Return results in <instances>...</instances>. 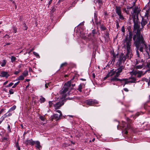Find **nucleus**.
<instances>
[{"label": "nucleus", "mask_w": 150, "mask_h": 150, "mask_svg": "<svg viewBox=\"0 0 150 150\" xmlns=\"http://www.w3.org/2000/svg\"><path fill=\"white\" fill-rule=\"evenodd\" d=\"M133 21L134 23V30L137 31L136 34L134 35L133 37V40H137L138 39V40L143 41V40H144V39L140 32V23L137 21V19L136 20V18H133Z\"/></svg>", "instance_id": "f257e3e1"}, {"label": "nucleus", "mask_w": 150, "mask_h": 150, "mask_svg": "<svg viewBox=\"0 0 150 150\" xmlns=\"http://www.w3.org/2000/svg\"><path fill=\"white\" fill-rule=\"evenodd\" d=\"M132 33L131 32H129V36H127L122 41V44L126 50L127 54H129L130 52L132 53L131 49Z\"/></svg>", "instance_id": "f03ea898"}, {"label": "nucleus", "mask_w": 150, "mask_h": 150, "mask_svg": "<svg viewBox=\"0 0 150 150\" xmlns=\"http://www.w3.org/2000/svg\"><path fill=\"white\" fill-rule=\"evenodd\" d=\"M73 86L71 85V82L68 81L65 83L60 92L62 98H64L69 95L70 90L73 88Z\"/></svg>", "instance_id": "7ed1b4c3"}, {"label": "nucleus", "mask_w": 150, "mask_h": 150, "mask_svg": "<svg viewBox=\"0 0 150 150\" xmlns=\"http://www.w3.org/2000/svg\"><path fill=\"white\" fill-rule=\"evenodd\" d=\"M134 44L136 48V53L138 57H139V54L138 50L142 52H143V49L144 47L146 48L147 47V45L145 44L144 40H143V41L140 40H133Z\"/></svg>", "instance_id": "20e7f679"}, {"label": "nucleus", "mask_w": 150, "mask_h": 150, "mask_svg": "<svg viewBox=\"0 0 150 150\" xmlns=\"http://www.w3.org/2000/svg\"><path fill=\"white\" fill-rule=\"evenodd\" d=\"M127 122L128 124H127L125 122L122 121V127L125 129V134H127L128 132L127 130L130 128V126L129 123L131 122V120L129 119H127Z\"/></svg>", "instance_id": "39448f33"}, {"label": "nucleus", "mask_w": 150, "mask_h": 150, "mask_svg": "<svg viewBox=\"0 0 150 150\" xmlns=\"http://www.w3.org/2000/svg\"><path fill=\"white\" fill-rule=\"evenodd\" d=\"M115 12L117 15L119 16L120 19L123 20L124 18L122 14L121 8L120 6H116L115 8Z\"/></svg>", "instance_id": "423d86ee"}, {"label": "nucleus", "mask_w": 150, "mask_h": 150, "mask_svg": "<svg viewBox=\"0 0 150 150\" xmlns=\"http://www.w3.org/2000/svg\"><path fill=\"white\" fill-rule=\"evenodd\" d=\"M56 112H57L60 114L59 115L57 114H54L53 116H51V119L52 120H57L61 119L62 116V113L59 110H56Z\"/></svg>", "instance_id": "0eeeda50"}, {"label": "nucleus", "mask_w": 150, "mask_h": 150, "mask_svg": "<svg viewBox=\"0 0 150 150\" xmlns=\"http://www.w3.org/2000/svg\"><path fill=\"white\" fill-rule=\"evenodd\" d=\"M136 78L134 77H131L129 78L128 79H123V80L124 81L125 83L124 85V87L125 85L129 83H134L136 81Z\"/></svg>", "instance_id": "6e6552de"}, {"label": "nucleus", "mask_w": 150, "mask_h": 150, "mask_svg": "<svg viewBox=\"0 0 150 150\" xmlns=\"http://www.w3.org/2000/svg\"><path fill=\"white\" fill-rule=\"evenodd\" d=\"M148 13L147 12H146L144 17V18H142V21L141 23L142 26V27H143L147 24V22L146 19H148Z\"/></svg>", "instance_id": "1a4fd4ad"}, {"label": "nucleus", "mask_w": 150, "mask_h": 150, "mask_svg": "<svg viewBox=\"0 0 150 150\" xmlns=\"http://www.w3.org/2000/svg\"><path fill=\"white\" fill-rule=\"evenodd\" d=\"M86 103L90 105H94L98 104V102L95 100L89 99L86 101Z\"/></svg>", "instance_id": "9d476101"}, {"label": "nucleus", "mask_w": 150, "mask_h": 150, "mask_svg": "<svg viewBox=\"0 0 150 150\" xmlns=\"http://www.w3.org/2000/svg\"><path fill=\"white\" fill-rule=\"evenodd\" d=\"M139 62L137 61L136 63V65L134 67V69H142L144 66V64L143 62H141V64H138L139 63Z\"/></svg>", "instance_id": "9b49d317"}, {"label": "nucleus", "mask_w": 150, "mask_h": 150, "mask_svg": "<svg viewBox=\"0 0 150 150\" xmlns=\"http://www.w3.org/2000/svg\"><path fill=\"white\" fill-rule=\"evenodd\" d=\"M124 69V67L120 66L118 69L116 70V76H118L120 74V73L122 71V69Z\"/></svg>", "instance_id": "f8f14e48"}, {"label": "nucleus", "mask_w": 150, "mask_h": 150, "mask_svg": "<svg viewBox=\"0 0 150 150\" xmlns=\"http://www.w3.org/2000/svg\"><path fill=\"white\" fill-rule=\"evenodd\" d=\"M63 105V103L62 102H59L55 103L54 105V107L55 110V111L57 109H59Z\"/></svg>", "instance_id": "ddd939ff"}, {"label": "nucleus", "mask_w": 150, "mask_h": 150, "mask_svg": "<svg viewBox=\"0 0 150 150\" xmlns=\"http://www.w3.org/2000/svg\"><path fill=\"white\" fill-rule=\"evenodd\" d=\"M132 73H133V74H134L135 75L137 74L138 75L137 76L138 78L140 77L143 74L142 71H139L133 70L132 71Z\"/></svg>", "instance_id": "4468645a"}, {"label": "nucleus", "mask_w": 150, "mask_h": 150, "mask_svg": "<svg viewBox=\"0 0 150 150\" xmlns=\"http://www.w3.org/2000/svg\"><path fill=\"white\" fill-rule=\"evenodd\" d=\"M139 11L137 8H135L133 9V18H135V16H136L137 18H138V15L139 14Z\"/></svg>", "instance_id": "2eb2a0df"}, {"label": "nucleus", "mask_w": 150, "mask_h": 150, "mask_svg": "<svg viewBox=\"0 0 150 150\" xmlns=\"http://www.w3.org/2000/svg\"><path fill=\"white\" fill-rule=\"evenodd\" d=\"M132 52H130V53L129 54H128L127 52L126 56H124L123 57L122 59V61L124 62L126 60L127 58H130L131 57H132Z\"/></svg>", "instance_id": "dca6fc26"}, {"label": "nucleus", "mask_w": 150, "mask_h": 150, "mask_svg": "<svg viewBox=\"0 0 150 150\" xmlns=\"http://www.w3.org/2000/svg\"><path fill=\"white\" fill-rule=\"evenodd\" d=\"M1 76L3 77H5L6 78H8L9 76V74L7 71H2L1 73Z\"/></svg>", "instance_id": "f3484780"}, {"label": "nucleus", "mask_w": 150, "mask_h": 150, "mask_svg": "<svg viewBox=\"0 0 150 150\" xmlns=\"http://www.w3.org/2000/svg\"><path fill=\"white\" fill-rule=\"evenodd\" d=\"M27 144H30L31 146L34 145L35 144V142L32 139L28 140L25 141Z\"/></svg>", "instance_id": "a211bd4d"}, {"label": "nucleus", "mask_w": 150, "mask_h": 150, "mask_svg": "<svg viewBox=\"0 0 150 150\" xmlns=\"http://www.w3.org/2000/svg\"><path fill=\"white\" fill-rule=\"evenodd\" d=\"M115 74V71H114L113 70H112L110 71L108 75L105 77V79H106L109 76H111L114 75Z\"/></svg>", "instance_id": "6ab92c4d"}, {"label": "nucleus", "mask_w": 150, "mask_h": 150, "mask_svg": "<svg viewBox=\"0 0 150 150\" xmlns=\"http://www.w3.org/2000/svg\"><path fill=\"white\" fill-rule=\"evenodd\" d=\"M117 77L118 76H116V74H115V76L114 77L112 78L111 79V81H119L122 82V81H123V79H120L117 78Z\"/></svg>", "instance_id": "aec40b11"}, {"label": "nucleus", "mask_w": 150, "mask_h": 150, "mask_svg": "<svg viewBox=\"0 0 150 150\" xmlns=\"http://www.w3.org/2000/svg\"><path fill=\"white\" fill-rule=\"evenodd\" d=\"M124 56V54L123 53H122L120 56L119 60L118 61V64L120 65L121 63L122 62V59L123 58Z\"/></svg>", "instance_id": "412c9836"}, {"label": "nucleus", "mask_w": 150, "mask_h": 150, "mask_svg": "<svg viewBox=\"0 0 150 150\" xmlns=\"http://www.w3.org/2000/svg\"><path fill=\"white\" fill-rule=\"evenodd\" d=\"M36 144L35 147L38 148V149H40V148L41 147L40 145V143L39 141H37L35 142V144Z\"/></svg>", "instance_id": "4be33fe9"}, {"label": "nucleus", "mask_w": 150, "mask_h": 150, "mask_svg": "<svg viewBox=\"0 0 150 150\" xmlns=\"http://www.w3.org/2000/svg\"><path fill=\"white\" fill-rule=\"evenodd\" d=\"M6 62L7 61L6 60H3L2 61L0 62V64L1 66L3 67L5 66L6 64Z\"/></svg>", "instance_id": "5701e85b"}, {"label": "nucleus", "mask_w": 150, "mask_h": 150, "mask_svg": "<svg viewBox=\"0 0 150 150\" xmlns=\"http://www.w3.org/2000/svg\"><path fill=\"white\" fill-rule=\"evenodd\" d=\"M54 103V102L50 101L49 102V107H51L53 106H54V105L55 104Z\"/></svg>", "instance_id": "b1692460"}, {"label": "nucleus", "mask_w": 150, "mask_h": 150, "mask_svg": "<svg viewBox=\"0 0 150 150\" xmlns=\"http://www.w3.org/2000/svg\"><path fill=\"white\" fill-rule=\"evenodd\" d=\"M11 61L12 62H14L16 59V57H15L14 56H12L11 58Z\"/></svg>", "instance_id": "393cba45"}, {"label": "nucleus", "mask_w": 150, "mask_h": 150, "mask_svg": "<svg viewBox=\"0 0 150 150\" xmlns=\"http://www.w3.org/2000/svg\"><path fill=\"white\" fill-rule=\"evenodd\" d=\"M23 76H26L28 75V71H25L23 73Z\"/></svg>", "instance_id": "a878e982"}, {"label": "nucleus", "mask_w": 150, "mask_h": 150, "mask_svg": "<svg viewBox=\"0 0 150 150\" xmlns=\"http://www.w3.org/2000/svg\"><path fill=\"white\" fill-rule=\"evenodd\" d=\"M24 79V76L23 75H20L18 78L17 79L19 80H23Z\"/></svg>", "instance_id": "bb28decb"}, {"label": "nucleus", "mask_w": 150, "mask_h": 150, "mask_svg": "<svg viewBox=\"0 0 150 150\" xmlns=\"http://www.w3.org/2000/svg\"><path fill=\"white\" fill-rule=\"evenodd\" d=\"M16 108V106L15 105H13V107H12L9 110V112H11L14 110Z\"/></svg>", "instance_id": "cd10ccee"}, {"label": "nucleus", "mask_w": 150, "mask_h": 150, "mask_svg": "<svg viewBox=\"0 0 150 150\" xmlns=\"http://www.w3.org/2000/svg\"><path fill=\"white\" fill-rule=\"evenodd\" d=\"M40 101L41 102L43 103L45 102V99L44 98H43L42 97H41L40 98Z\"/></svg>", "instance_id": "c85d7f7f"}, {"label": "nucleus", "mask_w": 150, "mask_h": 150, "mask_svg": "<svg viewBox=\"0 0 150 150\" xmlns=\"http://www.w3.org/2000/svg\"><path fill=\"white\" fill-rule=\"evenodd\" d=\"M39 117L40 119L42 121H44L45 119V118L44 116H40Z\"/></svg>", "instance_id": "c756f323"}, {"label": "nucleus", "mask_w": 150, "mask_h": 150, "mask_svg": "<svg viewBox=\"0 0 150 150\" xmlns=\"http://www.w3.org/2000/svg\"><path fill=\"white\" fill-rule=\"evenodd\" d=\"M82 88V86L81 85H80L78 89V90L80 92L81 91V89Z\"/></svg>", "instance_id": "7c9ffc66"}, {"label": "nucleus", "mask_w": 150, "mask_h": 150, "mask_svg": "<svg viewBox=\"0 0 150 150\" xmlns=\"http://www.w3.org/2000/svg\"><path fill=\"white\" fill-rule=\"evenodd\" d=\"M13 84V83L11 82L8 85L6 86L5 87H8L11 86Z\"/></svg>", "instance_id": "2f4dec72"}, {"label": "nucleus", "mask_w": 150, "mask_h": 150, "mask_svg": "<svg viewBox=\"0 0 150 150\" xmlns=\"http://www.w3.org/2000/svg\"><path fill=\"white\" fill-rule=\"evenodd\" d=\"M116 57H112V60L111 62V63L112 64H114L115 62Z\"/></svg>", "instance_id": "473e14b6"}, {"label": "nucleus", "mask_w": 150, "mask_h": 150, "mask_svg": "<svg viewBox=\"0 0 150 150\" xmlns=\"http://www.w3.org/2000/svg\"><path fill=\"white\" fill-rule=\"evenodd\" d=\"M19 82H20V81H18L17 83H16L13 86H12V88H15L16 87V86L19 83Z\"/></svg>", "instance_id": "72a5a7b5"}, {"label": "nucleus", "mask_w": 150, "mask_h": 150, "mask_svg": "<svg viewBox=\"0 0 150 150\" xmlns=\"http://www.w3.org/2000/svg\"><path fill=\"white\" fill-rule=\"evenodd\" d=\"M33 54L35 56H36L38 58H40V56L38 53L35 52H33Z\"/></svg>", "instance_id": "f704fd0d"}, {"label": "nucleus", "mask_w": 150, "mask_h": 150, "mask_svg": "<svg viewBox=\"0 0 150 150\" xmlns=\"http://www.w3.org/2000/svg\"><path fill=\"white\" fill-rule=\"evenodd\" d=\"M100 28L101 30H105L106 29V27L103 25H101Z\"/></svg>", "instance_id": "c9c22d12"}, {"label": "nucleus", "mask_w": 150, "mask_h": 150, "mask_svg": "<svg viewBox=\"0 0 150 150\" xmlns=\"http://www.w3.org/2000/svg\"><path fill=\"white\" fill-rule=\"evenodd\" d=\"M23 28L24 30H27L28 28L25 24H24V25L23 26Z\"/></svg>", "instance_id": "e433bc0d"}, {"label": "nucleus", "mask_w": 150, "mask_h": 150, "mask_svg": "<svg viewBox=\"0 0 150 150\" xmlns=\"http://www.w3.org/2000/svg\"><path fill=\"white\" fill-rule=\"evenodd\" d=\"M9 93L10 94H13L14 93V91H13V90L12 89H10L9 90Z\"/></svg>", "instance_id": "4c0bfd02"}, {"label": "nucleus", "mask_w": 150, "mask_h": 150, "mask_svg": "<svg viewBox=\"0 0 150 150\" xmlns=\"http://www.w3.org/2000/svg\"><path fill=\"white\" fill-rule=\"evenodd\" d=\"M51 84V83H46L45 84V87L46 88H48V86H50V85Z\"/></svg>", "instance_id": "58836bf2"}, {"label": "nucleus", "mask_w": 150, "mask_h": 150, "mask_svg": "<svg viewBox=\"0 0 150 150\" xmlns=\"http://www.w3.org/2000/svg\"><path fill=\"white\" fill-rule=\"evenodd\" d=\"M121 31L122 32L124 33L125 32V29L124 26H123L121 28Z\"/></svg>", "instance_id": "ea45409f"}, {"label": "nucleus", "mask_w": 150, "mask_h": 150, "mask_svg": "<svg viewBox=\"0 0 150 150\" xmlns=\"http://www.w3.org/2000/svg\"><path fill=\"white\" fill-rule=\"evenodd\" d=\"M20 72V71L18 70L14 72V74L16 75L18 74Z\"/></svg>", "instance_id": "a19ab883"}, {"label": "nucleus", "mask_w": 150, "mask_h": 150, "mask_svg": "<svg viewBox=\"0 0 150 150\" xmlns=\"http://www.w3.org/2000/svg\"><path fill=\"white\" fill-rule=\"evenodd\" d=\"M111 54L112 55L113 57H116V55L113 52Z\"/></svg>", "instance_id": "79ce46f5"}, {"label": "nucleus", "mask_w": 150, "mask_h": 150, "mask_svg": "<svg viewBox=\"0 0 150 150\" xmlns=\"http://www.w3.org/2000/svg\"><path fill=\"white\" fill-rule=\"evenodd\" d=\"M66 64H67L66 63H64L62 64L61 65V67H63V66L66 65Z\"/></svg>", "instance_id": "37998d69"}, {"label": "nucleus", "mask_w": 150, "mask_h": 150, "mask_svg": "<svg viewBox=\"0 0 150 150\" xmlns=\"http://www.w3.org/2000/svg\"><path fill=\"white\" fill-rule=\"evenodd\" d=\"M13 30L15 33H16L17 32V29L16 28H14Z\"/></svg>", "instance_id": "c03bdc74"}, {"label": "nucleus", "mask_w": 150, "mask_h": 150, "mask_svg": "<svg viewBox=\"0 0 150 150\" xmlns=\"http://www.w3.org/2000/svg\"><path fill=\"white\" fill-rule=\"evenodd\" d=\"M92 33L93 34V36H94V35L96 34V31L94 30H93L92 31Z\"/></svg>", "instance_id": "a18cd8bd"}, {"label": "nucleus", "mask_w": 150, "mask_h": 150, "mask_svg": "<svg viewBox=\"0 0 150 150\" xmlns=\"http://www.w3.org/2000/svg\"><path fill=\"white\" fill-rule=\"evenodd\" d=\"M147 67L150 69V62L149 63L147 64Z\"/></svg>", "instance_id": "49530a36"}, {"label": "nucleus", "mask_w": 150, "mask_h": 150, "mask_svg": "<svg viewBox=\"0 0 150 150\" xmlns=\"http://www.w3.org/2000/svg\"><path fill=\"white\" fill-rule=\"evenodd\" d=\"M4 37H6L7 38H10V37L9 36V35H7V34H6L5 35Z\"/></svg>", "instance_id": "de8ad7c7"}, {"label": "nucleus", "mask_w": 150, "mask_h": 150, "mask_svg": "<svg viewBox=\"0 0 150 150\" xmlns=\"http://www.w3.org/2000/svg\"><path fill=\"white\" fill-rule=\"evenodd\" d=\"M10 45V43H5L4 46H5L6 45Z\"/></svg>", "instance_id": "09e8293b"}, {"label": "nucleus", "mask_w": 150, "mask_h": 150, "mask_svg": "<svg viewBox=\"0 0 150 150\" xmlns=\"http://www.w3.org/2000/svg\"><path fill=\"white\" fill-rule=\"evenodd\" d=\"M99 3H102V0H97V1Z\"/></svg>", "instance_id": "8fccbe9b"}, {"label": "nucleus", "mask_w": 150, "mask_h": 150, "mask_svg": "<svg viewBox=\"0 0 150 150\" xmlns=\"http://www.w3.org/2000/svg\"><path fill=\"white\" fill-rule=\"evenodd\" d=\"M8 81H6L3 83L4 85H5L8 83Z\"/></svg>", "instance_id": "3c124183"}, {"label": "nucleus", "mask_w": 150, "mask_h": 150, "mask_svg": "<svg viewBox=\"0 0 150 150\" xmlns=\"http://www.w3.org/2000/svg\"><path fill=\"white\" fill-rule=\"evenodd\" d=\"M16 147H17L18 150H21L20 148V147L18 146V145H17Z\"/></svg>", "instance_id": "603ef678"}, {"label": "nucleus", "mask_w": 150, "mask_h": 150, "mask_svg": "<svg viewBox=\"0 0 150 150\" xmlns=\"http://www.w3.org/2000/svg\"><path fill=\"white\" fill-rule=\"evenodd\" d=\"M52 1V0H50L49 1V5L51 3Z\"/></svg>", "instance_id": "864d4df0"}, {"label": "nucleus", "mask_w": 150, "mask_h": 150, "mask_svg": "<svg viewBox=\"0 0 150 150\" xmlns=\"http://www.w3.org/2000/svg\"><path fill=\"white\" fill-rule=\"evenodd\" d=\"M124 90L125 91H128L127 89V88H125L124 89Z\"/></svg>", "instance_id": "5fc2aeb1"}, {"label": "nucleus", "mask_w": 150, "mask_h": 150, "mask_svg": "<svg viewBox=\"0 0 150 150\" xmlns=\"http://www.w3.org/2000/svg\"><path fill=\"white\" fill-rule=\"evenodd\" d=\"M3 111V109H1L0 111V114H1Z\"/></svg>", "instance_id": "6e6d98bb"}, {"label": "nucleus", "mask_w": 150, "mask_h": 150, "mask_svg": "<svg viewBox=\"0 0 150 150\" xmlns=\"http://www.w3.org/2000/svg\"><path fill=\"white\" fill-rule=\"evenodd\" d=\"M95 140V138H93V139L92 140V142H93Z\"/></svg>", "instance_id": "4d7b16f0"}, {"label": "nucleus", "mask_w": 150, "mask_h": 150, "mask_svg": "<svg viewBox=\"0 0 150 150\" xmlns=\"http://www.w3.org/2000/svg\"><path fill=\"white\" fill-rule=\"evenodd\" d=\"M29 85H30L29 83H28V85L26 86V88L28 87L29 86Z\"/></svg>", "instance_id": "13d9d810"}, {"label": "nucleus", "mask_w": 150, "mask_h": 150, "mask_svg": "<svg viewBox=\"0 0 150 150\" xmlns=\"http://www.w3.org/2000/svg\"><path fill=\"white\" fill-rule=\"evenodd\" d=\"M117 28H118V27H119V24H118V23H117Z\"/></svg>", "instance_id": "bf43d9fd"}, {"label": "nucleus", "mask_w": 150, "mask_h": 150, "mask_svg": "<svg viewBox=\"0 0 150 150\" xmlns=\"http://www.w3.org/2000/svg\"><path fill=\"white\" fill-rule=\"evenodd\" d=\"M29 79H26L25 80L26 81H29Z\"/></svg>", "instance_id": "052dcab7"}, {"label": "nucleus", "mask_w": 150, "mask_h": 150, "mask_svg": "<svg viewBox=\"0 0 150 150\" xmlns=\"http://www.w3.org/2000/svg\"><path fill=\"white\" fill-rule=\"evenodd\" d=\"M149 52H150V45L149 47Z\"/></svg>", "instance_id": "680f3d73"}, {"label": "nucleus", "mask_w": 150, "mask_h": 150, "mask_svg": "<svg viewBox=\"0 0 150 150\" xmlns=\"http://www.w3.org/2000/svg\"><path fill=\"white\" fill-rule=\"evenodd\" d=\"M67 76H68V75H65V77H67Z\"/></svg>", "instance_id": "e2e57ef3"}, {"label": "nucleus", "mask_w": 150, "mask_h": 150, "mask_svg": "<svg viewBox=\"0 0 150 150\" xmlns=\"http://www.w3.org/2000/svg\"><path fill=\"white\" fill-rule=\"evenodd\" d=\"M2 122V121H0V124Z\"/></svg>", "instance_id": "0e129e2a"}, {"label": "nucleus", "mask_w": 150, "mask_h": 150, "mask_svg": "<svg viewBox=\"0 0 150 150\" xmlns=\"http://www.w3.org/2000/svg\"><path fill=\"white\" fill-rule=\"evenodd\" d=\"M34 49H32L31 50H30V51H33Z\"/></svg>", "instance_id": "69168bd1"}, {"label": "nucleus", "mask_w": 150, "mask_h": 150, "mask_svg": "<svg viewBox=\"0 0 150 150\" xmlns=\"http://www.w3.org/2000/svg\"><path fill=\"white\" fill-rule=\"evenodd\" d=\"M147 50H146V52H148V51H147Z\"/></svg>", "instance_id": "338daca9"}, {"label": "nucleus", "mask_w": 150, "mask_h": 150, "mask_svg": "<svg viewBox=\"0 0 150 150\" xmlns=\"http://www.w3.org/2000/svg\"><path fill=\"white\" fill-rule=\"evenodd\" d=\"M10 126H8V128H10Z\"/></svg>", "instance_id": "774afa93"}]
</instances>
